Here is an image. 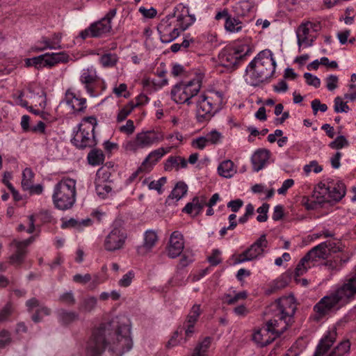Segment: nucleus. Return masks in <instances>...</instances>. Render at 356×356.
<instances>
[{
    "mask_svg": "<svg viewBox=\"0 0 356 356\" xmlns=\"http://www.w3.org/2000/svg\"><path fill=\"white\" fill-rule=\"evenodd\" d=\"M108 344L112 356H122L129 351L133 342L129 329L124 327L113 330L111 323L101 324L93 330L87 343L86 356H103Z\"/></svg>",
    "mask_w": 356,
    "mask_h": 356,
    "instance_id": "obj_1",
    "label": "nucleus"
},
{
    "mask_svg": "<svg viewBox=\"0 0 356 356\" xmlns=\"http://www.w3.org/2000/svg\"><path fill=\"white\" fill-rule=\"evenodd\" d=\"M356 294V272L334 291L322 298L314 307V320L318 321L326 315L338 311L348 304Z\"/></svg>",
    "mask_w": 356,
    "mask_h": 356,
    "instance_id": "obj_2",
    "label": "nucleus"
},
{
    "mask_svg": "<svg viewBox=\"0 0 356 356\" xmlns=\"http://www.w3.org/2000/svg\"><path fill=\"white\" fill-rule=\"evenodd\" d=\"M271 307L274 316L265 325L276 339L293 323L296 305L292 297H283L277 300Z\"/></svg>",
    "mask_w": 356,
    "mask_h": 356,
    "instance_id": "obj_3",
    "label": "nucleus"
},
{
    "mask_svg": "<svg viewBox=\"0 0 356 356\" xmlns=\"http://www.w3.org/2000/svg\"><path fill=\"white\" fill-rule=\"evenodd\" d=\"M276 62L273 52L269 49L260 51L246 68L245 81L252 86L270 79L275 72Z\"/></svg>",
    "mask_w": 356,
    "mask_h": 356,
    "instance_id": "obj_4",
    "label": "nucleus"
},
{
    "mask_svg": "<svg viewBox=\"0 0 356 356\" xmlns=\"http://www.w3.org/2000/svg\"><path fill=\"white\" fill-rule=\"evenodd\" d=\"M76 181L74 179L64 177L54 186L52 200L56 208L65 211L71 209L76 196Z\"/></svg>",
    "mask_w": 356,
    "mask_h": 356,
    "instance_id": "obj_5",
    "label": "nucleus"
},
{
    "mask_svg": "<svg viewBox=\"0 0 356 356\" xmlns=\"http://www.w3.org/2000/svg\"><path fill=\"white\" fill-rule=\"evenodd\" d=\"M204 75L197 74L188 81H181L177 83L171 90V97L177 104H186L190 105L191 99L200 92Z\"/></svg>",
    "mask_w": 356,
    "mask_h": 356,
    "instance_id": "obj_6",
    "label": "nucleus"
},
{
    "mask_svg": "<svg viewBox=\"0 0 356 356\" xmlns=\"http://www.w3.org/2000/svg\"><path fill=\"white\" fill-rule=\"evenodd\" d=\"M97 125L95 117L84 118L79 124V129L74 135L72 143L80 149L95 147L97 143L95 136Z\"/></svg>",
    "mask_w": 356,
    "mask_h": 356,
    "instance_id": "obj_7",
    "label": "nucleus"
},
{
    "mask_svg": "<svg viewBox=\"0 0 356 356\" xmlns=\"http://www.w3.org/2000/svg\"><path fill=\"white\" fill-rule=\"evenodd\" d=\"M222 101V96L216 92L214 97L202 94L196 102V118L198 122L209 121L218 111V104Z\"/></svg>",
    "mask_w": 356,
    "mask_h": 356,
    "instance_id": "obj_8",
    "label": "nucleus"
},
{
    "mask_svg": "<svg viewBox=\"0 0 356 356\" xmlns=\"http://www.w3.org/2000/svg\"><path fill=\"white\" fill-rule=\"evenodd\" d=\"M164 139L162 133L156 131H146L138 133L134 139L126 141L122 147L126 152H136L139 149L151 147Z\"/></svg>",
    "mask_w": 356,
    "mask_h": 356,
    "instance_id": "obj_9",
    "label": "nucleus"
},
{
    "mask_svg": "<svg viewBox=\"0 0 356 356\" xmlns=\"http://www.w3.org/2000/svg\"><path fill=\"white\" fill-rule=\"evenodd\" d=\"M117 10L111 9L98 22L92 24L88 29L82 31L79 35L82 39L88 37L97 38L108 33L111 30V19L115 16Z\"/></svg>",
    "mask_w": 356,
    "mask_h": 356,
    "instance_id": "obj_10",
    "label": "nucleus"
},
{
    "mask_svg": "<svg viewBox=\"0 0 356 356\" xmlns=\"http://www.w3.org/2000/svg\"><path fill=\"white\" fill-rule=\"evenodd\" d=\"M176 11L161 19L157 26L161 41L168 43L175 40L179 35V31L175 24Z\"/></svg>",
    "mask_w": 356,
    "mask_h": 356,
    "instance_id": "obj_11",
    "label": "nucleus"
},
{
    "mask_svg": "<svg viewBox=\"0 0 356 356\" xmlns=\"http://www.w3.org/2000/svg\"><path fill=\"white\" fill-rule=\"evenodd\" d=\"M248 46H244L238 49H225L219 54V60L221 65L227 68L232 69L249 53Z\"/></svg>",
    "mask_w": 356,
    "mask_h": 356,
    "instance_id": "obj_12",
    "label": "nucleus"
},
{
    "mask_svg": "<svg viewBox=\"0 0 356 356\" xmlns=\"http://www.w3.org/2000/svg\"><path fill=\"white\" fill-rule=\"evenodd\" d=\"M127 238L125 231L114 224V227L106 236L104 247L108 252H114L123 248Z\"/></svg>",
    "mask_w": 356,
    "mask_h": 356,
    "instance_id": "obj_13",
    "label": "nucleus"
},
{
    "mask_svg": "<svg viewBox=\"0 0 356 356\" xmlns=\"http://www.w3.org/2000/svg\"><path fill=\"white\" fill-rule=\"evenodd\" d=\"M267 246L268 241L266 236V234H262L249 248L238 254L235 263L240 264L257 259L264 254V249Z\"/></svg>",
    "mask_w": 356,
    "mask_h": 356,
    "instance_id": "obj_14",
    "label": "nucleus"
},
{
    "mask_svg": "<svg viewBox=\"0 0 356 356\" xmlns=\"http://www.w3.org/2000/svg\"><path fill=\"white\" fill-rule=\"evenodd\" d=\"M184 248L182 234L178 231L173 232L170 235L169 243L167 247L168 256L172 259L177 257L181 255Z\"/></svg>",
    "mask_w": 356,
    "mask_h": 356,
    "instance_id": "obj_15",
    "label": "nucleus"
},
{
    "mask_svg": "<svg viewBox=\"0 0 356 356\" xmlns=\"http://www.w3.org/2000/svg\"><path fill=\"white\" fill-rule=\"evenodd\" d=\"M179 8H181V13L176 14L175 24L180 33L186 30L195 21V17L194 15L189 13L188 7L179 6L176 9L179 10Z\"/></svg>",
    "mask_w": 356,
    "mask_h": 356,
    "instance_id": "obj_16",
    "label": "nucleus"
},
{
    "mask_svg": "<svg viewBox=\"0 0 356 356\" xmlns=\"http://www.w3.org/2000/svg\"><path fill=\"white\" fill-rule=\"evenodd\" d=\"M172 147L167 148L160 147L151 152L140 165V170L150 171L152 166L155 165L165 154L170 152Z\"/></svg>",
    "mask_w": 356,
    "mask_h": 356,
    "instance_id": "obj_17",
    "label": "nucleus"
},
{
    "mask_svg": "<svg viewBox=\"0 0 356 356\" xmlns=\"http://www.w3.org/2000/svg\"><path fill=\"white\" fill-rule=\"evenodd\" d=\"M327 188L329 197L336 202L340 201L346 195V186L341 181L331 179Z\"/></svg>",
    "mask_w": 356,
    "mask_h": 356,
    "instance_id": "obj_18",
    "label": "nucleus"
},
{
    "mask_svg": "<svg viewBox=\"0 0 356 356\" xmlns=\"http://www.w3.org/2000/svg\"><path fill=\"white\" fill-rule=\"evenodd\" d=\"M43 57V67H51L56 64L63 63H65L69 61L70 56L65 51L58 53L44 54H42Z\"/></svg>",
    "mask_w": 356,
    "mask_h": 356,
    "instance_id": "obj_19",
    "label": "nucleus"
},
{
    "mask_svg": "<svg viewBox=\"0 0 356 356\" xmlns=\"http://www.w3.org/2000/svg\"><path fill=\"white\" fill-rule=\"evenodd\" d=\"M158 241V236L155 231L147 230L144 234V241L141 245L137 248V252L139 254H145L149 252L156 245Z\"/></svg>",
    "mask_w": 356,
    "mask_h": 356,
    "instance_id": "obj_20",
    "label": "nucleus"
},
{
    "mask_svg": "<svg viewBox=\"0 0 356 356\" xmlns=\"http://www.w3.org/2000/svg\"><path fill=\"white\" fill-rule=\"evenodd\" d=\"M252 339L261 347L268 346L275 339V336L270 334L269 328H267L266 325L255 332Z\"/></svg>",
    "mask_w": 356,
    "mask_h": 356,
    "instance_id": "obj_21",
    "label": "nucleus"
},
{
    "mask_svg": "<svg viewBox=\"0 0 356 356\" xmlns=\"http://www.w3.org/2000/svg\"><path fill=\"white\" fill-rule=\"evenodd\" d=\"M270 157V152L266 149L256 151L251 158L253 170L258 172L264 168Z\"/></svg>",
    "mask_w": 356,
    "mask_h": 356,
    "instance_id": "obj_22",
    "label": "nucleus"
},
{
    "mask_svg": "<svg viewBox=\"0 0 356 356\" xmlns=\"http://www.w3.org/2000/svg\"><path fill=\"white\" fill-rule=\"evenodd\" d=\"M337 337L336 330L329 331L318 345L314 356H323L335 341Z\"/></svg>",
    "mask_w": 356,
    "mask_h": 356,
    "instance_id": "obj_23",
    "label": "nucleus"
},
{
    "mask_svg": "<svg viewBox=\"0 0 356 356\" xmlns=\"http://www.w3.org/2000/svg\"><path fill=\"white\" fill-rule=\"evenodd\" d=\"M66 104L76 112H83L86 108V99L78 97L74 92L67 90L65 93Z\"/></svg>",
    "mask_w": 356,
    "mask_h": 356,
    "instance_id": "obj_24",
    "label": "nucleus"
},
{
    "mask_svg": "<svg viewBox=\"0 0 356 356\" xmlns=\"http://www.w3.org/2000/svg\"><path fill=\"white\" fill-rule=\"evenodd\" d=\"M10 245L15 248L14 252L9 257V262L12 265H21L26 256L27 250L18 243V241L14 240Z\"/></svg>",
    "mask_w": 356,
    "mask_h": 356,
    "instance_id": "obj_25",
    "label": "nucleus"
},
{
    "mask_svg": "<svg viewBox=\"0 0 356 356\" xmlns=\"http://www.w3.org/2000/svg\"><path fill=\"white\" fill-rule=\"evenodd\" d=\"M80 81L86 85V88L88 93L93 95L94 89L91 84L97 81L96 72L92 68L83 70L80 77Z\"/></svg>",
    "mask_w": 356,
    "mask_h": 356,
    "instance_id": "obj_26",
    "label": "nucleus"
},
{
    "mask_svg": "<svg viewBox=\"0 0 356 356\" xmlns=\"http://www.w3.org/2000/svg\"><path fill=\"white\" fill-rule=\"evenodd\" d=\"M206 204L204 200H200L199 197H195L193 199L191 202L186 204L182 211L195 216L198 215L202 210Z\"/></svg>",
    "mask_w": 356,
    "mask_h": 356,
    "instance_id": "obj_27",
    "label": "nucleus"
},
{
    "mask_svg": "<svg viewBox=\"0 0 356 356\" xmlns=\"http://www.w3.org/2000/svg\"><path fill=\"white\" fill-rule=\"evenodd\" d=\"M306 256L308 257L311 263L316 261L320 259H325L327 256L325 243H321L312 248L306 254Z\"/></svg>",
    "mask_w": 356,
    "mask_h": 356,
    "instance_id": "obj_28",
    "label": "nucleus"
},
{
    "mask_svg": "<svg viewBox=\"0 0 356 356\" xmlns=\"http://www.w3.org/2000/svg\"><path fill=\"white\" fill-rule=\"evenodd\" d=\"M309 29L306 26L304 23H302L296 31V35L298 38V44L299 47L303 44L305 47H310L312 45L313 39H309L308 37Z\"/></svg>",
    "mask_w": 356,
    "mask_h": 356,
    "instance_id": "obj_29",
    "label": "nucleus"
},
{
    "mask_svg": "<svg viewBox=\"0 0 356 356\" xmlns=\"http://www.w3.org/2000/svg\"><path fill=\"white\" fill-rule=\"evenodd\" d=\"M218 174L225 178H231L236 172L234 163L231 160H225L220 163L218 167Z\"/></svg>",
    "mask_w": 356,
    "mask_h": 356,
    "instance_id": "obj_30",
    "label": "nucleus"
},
{
    "mask_svg": "<svg viewBox=\"0 0 356 356\" xmlns=\"http://www.w3.org/2000/svg\"><path fill=\"white\" fill-rule=\"evenodd\" d=\"M187 167L186 160L181 156H170L165 163V170L170 171L173 168L179 170V168H185Z\"/></svg>",
    "mask_w": 356,
    "mask_h": 356,
    "instance_id": "obj_31",
    "label": "nucleus"
},
{
    "mask_svg": "<svg viewBox=\"0 0 356 356\" xmlns=\"http://www.w3.org/2000/svg\"><path fill=\"white\" fill-rule=\"evenodd\" d=\"M211 343V338L207 337L199 342L193 350L191 356H207V351Z\"/></svg>",
    "mask_w": 356,
    "mask_h": 356,
    "instance_id": "obj_32",
    "label": "nucleus"
},
{
    "mask_svg": "<svg viewBox=\"0 0 356 356\" xmlns=\"http://www.w3.org/2000/svg\"><path fill=\"white\" fill-rule=\"evenodd\" d=\"M58 318L63 325H68L78 320L79 314L74 312L60 309L58 312Z\"/></svg>",
    "mask_w": 356,
    "mask_h": 356,
    "instance_id": "obj_33",
    "label": "nucleus"
},
{
    "mask_svg": "<svg viewBox=\"0 0 356 356\" xmlns=\"http://www.w3.org/2000/svg\"><path fill=\"white\" fill-rule=\"evenodd\" d=\"M104 158L103 152L98 149H91L87 156L88 163L93 166L103 163Z\"/></svg>",
    "mask_w": 356,
    "mask_h": 356,
    "instance_id": "obj_34",
    "label": "nucleus"
},
{
    "mask_svg": "<svg viewBox=\"0 0 356 356\" xmlns=\"http://www.w3.org/2000/svg\"><path fill=\"white\" fill-rule=\"evenodd\" d=\"M91 225L92 220L90 218H86L81 220H77L76 219L71 218L69 220L63 222L62 227H72L78 230H81L83 227H88Z\"/></svg>",
    "mask_w": 356,
    "mask_h": 356,
    "instance_id": "obj_35",
    "label": "nucleus"
},
{
    "mask_svg": "<svg viewBox=\"0 0 356 356\" xmlns=\"http://www.w3.org/2000/svg\"><path fill=\"white\" fill-rule=\"evenodd\" d=\"M350 343L348 340L341 341L327 356H346L349 353Z\"/></svg>",
    "mask_w": 356,
    "mask_h": 356,
    "instance_id": "obj_36",
    "label": "nucleus"
},
{
    "mask_svg": "<svg viewBox=\"0 0 356 356\" xmlns=\"http://www.w3.org/2000/svg\"><path fill=\"white\" fill-rule=\"evenodd\" d=\"M34 173L31 168H26L22 172V187L24 191L32 188Z\"/></svg>",
    "mask_w": 356,
    "mask_h": 356,
    "instance_id": "obj_37",
    "label": "nucleus"
},
{
    "mask_svg": "<svg viewBox=\"0 0 356 356\" xmlns=\"http://www.w3.org/2000/svg\"><path fill=\"white\" fill-rule=\"evenodd\" d=\"M118 60L117 54L113 53H106L99 58V62L104 67H113L116 65Z\"/></svg>",
    "mask_w": 356,
    "mask_h": 356,
    "instance_id": "obj_38",
    "label": "nucleus"
},
{
    "mask_svg": "<svg viewBox=\"0 0 356 356\" xmlns=\"http://www.w3.org/2000/svg\"><path fill=\"white\" fill-rule=\"evenodd\" d=\"M97 303V300L95 297L90 296L83 299L79 307V310L83 312H90L92 311Z\"/></svg>",
    "mask_w": 356,
    "mask_h": 356,
    "instance_id": "obj_39",
    "label": "nucleus"
},
{
    "mask_svg": "<svg viewBox=\"0 0 356 356\" xmlns=\"http://www.w3.org/2000/svg\"><path fill=\"white\" fill-rule=\"evenodd\" d=\"M187 189V185L184 182L179 181L176 184L168 197L179 200L186 193Z\"/></svg>",
    "mask_w": 356,
    "mask_h": 356,
    "instance_id": "obj_40",
    "label": "nucleus"
},
{
    "mask_svg": "<svg viewBox=\"0 0 356 356\" xmlns=\"http://www.w3.org/2000/svg\"><path fill=\"white\" fill-rule=\"evenodd\" d=\"M181 253L182 254L181 255V258L179 259V264H177V269L179 270H181L187 267L194 261L193 254L191 251L186 250Z\"/></svg>",
    "mask_w": 356,
    "mask_h": 356,
    "instance_id": "obj_41",
    "label": "nucleus"
},
{
    "mask_svg": "<svg viewBox=\"0 0 356 356\" xmlns=\"http://www.w3.org/2000/svg\"><path fill=\"white\" fill-rule=\"evenodd\" d=\"M225 27L227 31L232 33L239 32L242 29L241 22L238 19H236L234 17H227Z\"/></svg>",
    "mask_w": 356,
    "mask_h": 356,
    "instance_id": "obj_42",
    "label": "nucleus"
},
{
    "mask_svg": "<svg viewBox=\"0 0 356 356\" xmlns=\"http://www.w3.org/2000/svg\"><path fill=\"white\" fill-rule=\"evenodd\" d=\"M311 262L306 254L300 259L295 269V275L296 276L302 275L307 272L308 268H311Z\"/></svg>",
    "mask_w": 356,
    "mask_h": 356,
    "instance_id": "obj_43",
    "label": "nucleus"
},
{
    "mask_svg": "<svg viewBox=\"0 0 356 356\" xmlns=\"http://www.w3.org/2000/svg\"><path fill=\"white\" fill-rule=\"evenodd\" d=\"M51 314V309L44 305H41L35 312L32 315L31 319L35 323L42 321L44 316H49Z\"/></svg>",
    "mask_w": 356,
    "mask_h": 356,
    "instance_id": "obj_44",
    "label": "nucleus"
},
{
    "mask_svg": "<svg viewBox=\"0 0 356 356\" xmlns=\"http://www.w3.org/2000/svg\"><path fill=\"white\" fill-rule=\"evenodd\" d=\"M201 313L200 305H194L187 315L186 321H188V323H196Z\"/></svg>",
    "mask_w": 356,
    "mask_h": 356,
    "instance_id": "obj_45",
    "label": "nucleus"
},
{
    "mask_svg": "<svg viewBox=\"0 0 356 356\" xmlns=\"http://www.w3.org/2000/svg\"><path fill=\"white\" fill-rule=\"evenodd\" d=\"M349 145V143L343 136H339L337 137L333 141H332L329 146L332 149H339Z\"/></svg>",
    "mask_w": 356,
    "mask_h": 356,
    "instance_id": "obj_46",
    "label": "nucleus"
},
{
    "mask_svg": "<svg viewBox=\"0 0 356 356\" xmlns=\"http://www.w3.org/2000/svg\"><path fill=\"white\" fill-rule=\"evenodd\" d=\"M350 110L346 102H343L340 97L334 99V111L336 113H347Z\"/></svg>",
    "mask_w": 356,
    "mask_h": 356,
    "instance_id": "obj_47",
    "label": "nucleus"
},
{
    "mask_svg": "<svg viewBox=\"0 0 356 356\" xmlns=\"http://www.w3.org/2000/svg\"><path fill=\"white\" fill-rule=\"evenodd\" d=\"M247 297V293L245 291L238 293L232 297L230 295H225L223 300L228 305H233L236 303L238 300L245 299Z\"/></svg>",
    "mask_w": 356,
    "mask_h": 356,
    "instance_id": "obj_48",
    "label": "nucleus"
},
{
    "mask_svg": "<svg viewBox=\"0 0 356 356\" xmlns=\"http://www.w3.org/2000/svg\"><path fill=\"white\" fill-rule=\"evenodd\" d=\"M208 144L215 145L218 143L222 138V135L220 132L216 130H213L208 133L205 136Z\"/></svg>",
    "mask_w": 356,
    "mask_h": 356,
    "instance_id": "obj_49",
    "label": "nucleus"
},
{
    "mask_svg": "<svg viewBox=\"0 0 356 356\" xmlns=\"http://www.w3.org/2000/svg\"><path fill=\"white\" fill-rule=\"evenodd\" d=\"M134 106H131V104H128L124 107H123L118 113L117 115L118 122H122L134 110Z\"/></svg>",
    "mask_w": 356,
    "mask_h": 356,
    "instance_id": "obj_50",
    "label": "nucleus"
},
{
    "mask_svg": "<svg viewBox=\"0 0 356 356\" xmlns=\"http://www.w3.org/2000/svg\"><path fill=\"white\" fill-rule=\"evenodd\" d=\"M269 209V204L267 203L263 204L257 209V212L259 215L257 217V220L260 222H266L268 219L267 213Z\"/></svg>",
    "mask_w": 356,
    "mask_h": 356,
    "instance_id": "obj_51",
    "label": "nucleus"
},
{
    "mask_svg": "<svg viewBox=\"0 0 356 356\" xmlns=\"http://www.w3.org/2000/svg\"><path fill=\"white\" fill-rule=\"evenodd\" d=\"M326 252L327 255L330 253H336L342 251V246L340 242L326 241Z\"/></svg>",
    "mask_w": 356,
    "mask_h": 356,
    "instance_id": "obj_52",
    "label": "nucleus"
},
{
    "mask_svg": "<svg viewBox=\"0 0 356 356\" xmlns=\"http://www.w3.org/2000/svg\"><path fill=\"white\" fill-rule=\"evenodd\" d=\"M61 39L62 34L60 33H56L53 34L50 39L52 46H47V47H49V49H61L63 48L60 45Z\"/></svg>",
    "mask_w": 356,
    "mask_h": 356,
    "instance_id": "obj_53",
    "label": "nucleus"
},
{
    "mask_svg": "<svg viewBox=\"0 0 356 356\" xmlns=\"http://www.w3.org/2000/svg\"><path fill=\"white\" fill-rule=\"evenodd\" d=\"M12 313L13 306L8 302L0 310V323L6 321Z\"/></svg>",
    "mask_w": 356,
    "mask_h": 356,
    "instance_id": "obj_54",
    "label": "nucleus"
},
{
    "mask_svg": "<svg viewBox=\"0 0 356 356\" xmlns=\"http://www.w3.org/2000/svg\"><path fill=\"white\" fill-rule=\"evenodd\" d=\"M12 313L13 306L8 302L0 310V323L6 321Z\"/></svg>",
    "mask_w": 356,
    "mask_h": 356,
    "instance_id": "obj_55",
    "label": "nucleus"
},
{
    "mask_svg": "<svg viewBox=\"0 0 356 356\" xmlns=\"http://www.w3.org/2000/svg\"><path fill=\"white\" fill-rule=\"evenodd\" d=\"M304 78L305 79L307 83L309 86H312L315 88H318L321 85L320 79L317 76L312 75L309 72H305L304 74Z\"/></svg>",
    "mask_w": 356,
    "mask_h": 356,
    "instance_id": "obj_56",
    "label": "nucleus"
},
{
    "mask_svg": "<svg viewBox=\"0 0 356 356\" xmlns=\"http://www.w3.org/2000/svg\"><path fill=\"white\" fill-rule=\"evenodd\" d=\"M59 300L69 306L74 305L76 302L74 294L72 291L67 292L61 295L59 298Z\"/></svg>",
    "mask_w": 356,
    "mask_h": 356,
    "instance_id": "obj_57",
    "label": "nucleus"
},
{
    "mask_svg": "<svg viewBox=\"0 0 356 356\" xmlns=\"http://www.w3.org/2000/svg\"><path fill=\"white\" fill-rule=\"evenodd\" d=\"M311 106L315 115L318 111L325 112L327 110V106L325 104H321V101L318 99H314L311 103Z\"/></svg>",
    "mask_w": 356,
    "mask_h": 356,
    "instance_id": "obj_58",
    "label": "nucleus"
},
{
    "mask_svg": "<svg viewBox=\"0 0 356 356\" xmlns=\"http://www.w3.org/2000/svg\"><path fill=\"white\" fill-rule=\"evenodd\" d=\"M253 8V3L250 1H242L238 3L237 9L241 10V15H245Z\"/></svg>",
    "mask_w": 356,
    "mask_h": 356,
    "instance_id": "obj_59",
    "label": "nucleus"
},
{
    "mask_svg": "<svg viewBox=\"0 0 356 356\" xmlns=\"http://www.w3.org/2000/svg\"><path fill=\"white\" fill-rule=\"evenodd\" d=\"M38 43V45L35 47V51H43L47 49H49V47H47V46H52L50 38L46 37H42L41 40H40Z\"/></svg>",
    "mask_w": 356,
    "mask_h": 356,
    "instance_id": "obj_60",
    "label": "nucleus"
},
{
    "mask_svg": "<svg viewBox=\"0 0 356 356\" xmlns=\"http://www.w3.org/2000/svg\"><path fill=\"white\" fill-rule=\"evenodd\" d=\"M134 277V273L132 271H129L123 275L122 278L119 280V285L122 287L129 286Z\"/></svg>",
    "mask_w": 356,
    "mask_h": 356,
    "instance_id": "obj_61",
    "label": "nucleus"
},
{
    "mask_svg": "<svg viewBox=\"0 0 356 356\" xmlns=\"http://www.w3.org/2000/svg\"><path fill=\"white\" fill-rule=\"evenodd\" d=\"M312 168L316 173H318L323 170L322 167L318 164L316 161H312L309 164L304 166V171L306 174H309Z\"/></svg>",
    "mask_w": 356,
    "mask_h": 356,
    "instance_id": "obj_62",
    "label": "nucleus"
},
{
    "mask_svg": "<svg viewBox=\"0 0 356 356\" xmlns=\"http://www.w3.org/2000/svg\"><path fill=\"white\" fill-rule=\"evenodd\" d=\"M11 341L10 333L6 330L0 332V348H3Z\"/></svg>",
    "mask_w": 356,
    "mask_h": 356,
    "instance_id": "obj_63",
    "label": "nucleus"
},
{
    "mask_svg": "<svg viewBox=\"0 0 356 356\" xmlns=\"http://www.w3.org/2000/svg\"><path fill=\"white\" fill-rule=\"evenodd\" d=\"M220 251L216 249L213 250L212 254L210 257H209L208 260L211 266H217L222 262V259L220 257Z\"/></svg>",
    "mask_w": 356,
    "mask_h": 356,
    "instance_id": "obj_64",
    "label": "nucleus"
}]
</instances>
